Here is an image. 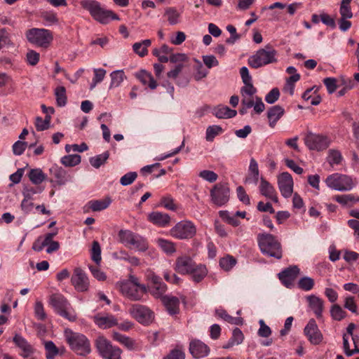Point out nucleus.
I'll use <instances>...</instances> for the list:
<instances>
[{
    "label": "nucleus",
    "mask_w": 359,
    "mask_h": 359,
    "mask_svg": "<svg viewBox=\"0 0 359 359\" xmlns=\"http://www.w3.org/2000/svg\"><path fill=\"white\" fill-rule=\"evenodd\" d=\"M327 159L330 165L333 166L334 165H339L343 160V157L339 150L330 149L328 151Z\"/></svg>",
    "instance_id": "obj_49"
},
{
    "label": "nucleus",
    "mask_w": 359,
    "mask_h": 359,
    "mask_svg": "<svg viewBox=\"0 0 359 359\" xmlns=\"http://www.w3.org/2000/svg\"><path fill=\"white\" fill-rule=\"evenodd\" d=\"M219 216L233 226H238L241 224L235 215H230L227 211H220Z\"/></svg>",
    "instance_id": "obj_60"
},
{
    "label": "nucleus",
    "mask_w": 359,
    "mask_h": 359,
    "mask_svg": "<svg viewBox=\"0 0 359 359\" xmlns=\"http://www.w3.org/2000/svg\"><path fill=\"white\" fill-rule=\"evenodd\" d=\"M95 323L102 329L110 328L117 325V319L111 314H97L94 316Z\"/></svg>",
    "instance_id": "obj_23"
},
{
    "label": "nucleus",
    "mask_w": 359,
    "mask_h": 359,
    "mask_svg": "<svg viewBox=\"0 0 359 359\" xmlns=\"http://www.w3.org/2000/svg\"><path fill=\"white\" fill-rule=\"evenodd\" d=\"M96 347L104 359H121V350L116 346H113L104 337H99L96 340Z\"/></svg>",
    "instance_id": "obj_12"
},
{
    "label": "nucleus",
    "mask_w": 359,
    "mask_h": 359,
    "mask_svg": "<svg viewBox=\"0 0 359 359\" xmlns=\"http://www.w3.org/2000/svg\"><path fill=\"white\" fill-rule=\"evenodd\" d=\"M65 337L71 349L76 354L84 356L90 353V342L85 335L66 329Z\"/></svg>",
    "instance_id": "obj_2"
},
{
    "label": "nucleus",
    "mask_w": 359,
    "mask_h": 359,
    "mask_svg": "<svg viewBox=\"0 0 359 359\" xmlns=\"http://www.w3.org/2000/svg\"><path fill=\"white\" fill-rule=\"evenodd\" d=\"M113 339L118 341L121 344L124 345L128 349H133L135 347V341L131 338L123 335L118 332H113Z\"/></svg>",
    "instance_id": "obj_41"
},
{
    "label": "nucleus",
    "mask_w": 359,
    "mask_h": 359,
    "mask_svg": "<svg viewBox=\"0 0 359 359\" xmlns=\"http://www.w3.org/2000/svg\"><path fill=\"white\" fill-rule=\"evenodd\" d=\"M339 76L338 78L327 77L323 79L327 90H336L339 88Z\"/></svg>",
    "instance_id": "obj_61"
},
{
    "label": "nucleus",
    "mask_w": 359,
    "mask_h": 359,
    "mask_svg": "<svg viewBox=\"0 0 359 359\" xmlns=\"http://www.w3.org/2000/svg\"><path fill=\"white\" fill-rule=\"evenodd\" d=\"M278 185L282 196L289 198L293 191V180L292 175L287 172L281 173L278 177Z\"/></svg>",
    "instance_id": "obj_18"
},
{
    "label": "nucleus",
    "mask_w": 359,
    "mask_h": 359,
    "mask_svg": "<svg viewBox=\"0 0 359 359\" xmlns=\"http://www.w3.org/2000/svg\"><path fill=\"white\" fill-rule=\"evenodd\" d=\"M259 191L261 194L266 198L271 199L274 203L278 202L275 188L263 177L261 178Z\"/></svg>",
    "instance_id": "obj_25"
},
{
    "label": "nucleus",
    "mask_w": 359,
    "mask_h": 359,
    "mask_svg": "<svg viewBox=\"0 0 359 359\" xmlns=\"http://www.w3.org/2000/svg\"><path fill=\"white\" fill-rule=\"evenodd\" d=\"M304 143L310 150L320 151L329 147L331 140L327 135L309 132L305 136Z\"/></svg>",
    "instance_id": "obj_9"
},
{
    "label": "nucleus",
    "mask_w": 359,
    "mask_h": 359,
    "mask_svg": "<svg viewBox=\"0 0 359 359\" xmlns=\"http://www.w3.org/2000/svg\"><path fill=\"white\" fill-rule=\"evenodd\" d=\"M330 315L334 320L340 321L346 316V313L339 305L334 304L331 307Z\"/></svg>",
    "instance_id": "obj_52"
},
{
    "label": "nucleus",
    "mask_w": 359,
    "mask_h": 359,
    "mask_svg": "<svg viewBox=\"0 0 359 359\" xmlns=\"http://www.w3.org/2000/svg\"><path fill=\"white\" fill-rule=\"evenodd\" d=\"M50 178V182L52 183V186H62L67 183L70 178V175L67 172L57 165H53L49 169Z\"/></svg>",
    "instance_id": "obj_16"
},
{
    "label": "nucleus",
    "mask_w": 359,
    "mask_h": 359,
    "mask_svg": "<svg viewBox=\"0 0 359 359\" xmlns=\"http://www.w3.org/2000/svg\"><path fill=\"white\" fill-rule=\"evenodd\" d=\"M27 41L39 47L47 48L53 39L52 32L46 29L32 28L27 31Z\"/></svg>",
    "instance_id": "obj_8"
},
{
    "label": "nucleus",
    "mask_w": 359,
    "mask_h": 359,
    "mask_svg": "<svg viewBox=\"0 0 359 359\" xmlns=\"http://www.w3.org/2000/svg\"><path fill=\"white\" fill-rule=\"evenodd\" d=\"M299 273L297 266H290L278 273L281 283L287 288H290Z\"/></svg>",
    "instance_id": "obj_19"
},
{
    "label": "nucleus",
    "mask_w": 359,
    "mask_h": 359,
    "mask_svg": "<svg viewBox=\"0 0 359 359\" xmlns=\"http://www.w3.org/2000/svg\"><path fill=\"white\" fill-rule=\"evenodd\" d=\"M137 177L136 172H129L121 177L120 183L123 186L130 185L136 180Z\"/></svg>",
    "instance_id": "obj_62"
},
{
    "label": "nucleus",
    "mask_w": 359,
    "mask_h": 359,
    "mask_svg": "<svg viewBox=\"0 0 359 359\" xmlns=\"http://www.w3.org/2000/svg\"><path fill=\"white\" fill-rule=\"evenodd\" d=\"M156 243L162 250L168 255H171L176 251L174 243L170 241L163 238H158L156 241Z\"/></svg>",
    "instance_id": "obj_45"
},
{
    "label": "nucleus",
    "mask_w": 359,
    "mask_h": 359,
    "mask_svg": "<svg viewBox=\"0 0 359 359\" xmlns=\"http://www.w3.org/2000/svg\"><path fill=\"white\" fill-rule=\"evenodd\" d=\"M236 259L231 255H227L219 259L220 267L226 271H230L236 264Z\"/></svg>",
    "instance_id": "obj_46"
},
{
    "label": "nucleus",
    "mask_w": 359,
    "mask_h": 359,
    "mask_svg": "<svg viewBox=\"0 0 359 359\" xmlns=\"http://www.w3.org/2000/svg\"><path fill=\"white\" fill-rule=\"evenodd\" d=\"M119 241L126 248H134L140 252H145L149 248V243L145 238L130 230H120L118 233Z\"/></svg>",
    "instance_id": "obj_4"
},
{
    "label": "nucleus",
    "mask_w": 359,
    "mask_h": 359,
    "mask_svg": "<svg viewBox=\"0 0 359 359\" xmlns=\"http://www.w3.org/2000/svg\"><path fill=\"white\" fill-rule=\"evenodd\" d=\"M151 44L150 39H144L140 42L135 43L133 46L134 52L140 57H144L147 55V48Z\"/></svg>",
    "instance_id": "obj_38"
},
{
    "label": "nucleus",
    "mask_w": 359,
    "mask_h": 359,
    "mask_svg": "<svg viewBox=\"0 0 359 359\" xmlns=\"http://www.w3.org/2000/svg\"><path fill=\"white\" fill-rule=\"evenodd\" d=\"M195 262L189 256L179 257L175 262V269L180 274H189L194 270Z\"/></svg>",
    "instance_id": "obj_20"
},
{
    "label": "nucleus",
    "mask_w": 359,
    "mask_h": 359,
    "mask_svg": "<svg viewBox=\"0 0 359 359\" xmlns=\"http://www.w3.org/2000/svg\"><path fill=\"white\" fill-rule=\"evenodd\" d=\"M61 163L66 167H73L81 163V156L78 154L67 155L61 158Z\"/></svg>",
    "instance_id": "obj_48"
},
{
    "label": "nucleus",
    "mask_w": 359,
    "mask_h": 359,
    "mask_svg": "<svg viewBox=\"0 0 359 359\" xmlns=\"http://www.w3.org/2000/svg\"><path fill=\"white\" fill-rule=\"evenodd\" d=\"M161 302L170 315L177 314L180 311V300L177 297L165 295Z\"/></svg>",
    "instance_id": "obj_26"
},
{
    "label": "nucleus",
    "mask_w": 359,
    "mask_h": 359,
    "mask_svg": "<svg viewBox=\"0 0 359 359\" xmlns=\"http://www.w3.org/2000/svg\"><path fill=\"white\" fill-rule=\"evenodd\" d=\"M13 341L22 351L20 355L23 358H28L34 353V350L32 346L21 335L16 334L14 336Z\"/></svg>",
    "instance_id": "obj_24"
},
{
    "label": "nucleus",
    "mask_w": 359,
    "mask_h": 359,
    "mask_svg": "<svg viewBox=\"0 0 359 359\" xmlns=\"http://www.w3.org/2000/svg\"><path fill=\"white\" fill-rule=\"evenodd\" d=\"M110 199L91 201L89 202L90 208L93 211H101L106 209L110 204Z\"/></svg>",
    "instance_id": "obj_55"
},
{
    "label": "nucleus",
    "mask_w": 359,
    "mask_h": 359,
    "mask_svg": "<svg viewBox=\"0 0 359 359\" xmlns=\"http://www.w3.org/2000/svg\"><path fill=\"white\" fill-rule=\"evenodd\" d=\"M164 15L166 17L167 20L171 25H175L180 22V13L177 11L175 8H166L165 9Z\"/></svg>",
    "instance_id": "obj_40"
},
{
    "label": "nucleus",
    "mask_w": 359,
    "mask_h": 359,
    "mask_svg": "<svg viewBox=\"0 0 359 359\" xmlns=\"http://www.w3.org/2000/svg\"><path fill=\"white\" fill-rule=\"evenodd\" d=\"M44 347L46 359H55V357L59 353V350L55 344L52 341H48L44 343Z\"/></svg>",
    "instance_id": "obj_50"
},
{
    "label": "nucleus",
    "mask_w": 359,
    "mask_h": 359,
    "mask_svg": "<svg viewBox=\"0 0 359 359\" xmlns=\"http://www.w3.org/2000/svg\"><path fill=\"white\" fill-rule=\"evenodd\" d=\"M259 329L258 330L257 334L261 337L267 338L271 334V328L264 323V320H259Z\"/></svg>",
    "instance_id": "obj_63"
},
{
    "label": "nucleus",
    "mask_w": 359,
    "mask_h": 359,
    "mask_svg": "<svg viewBox=\"0 0 359 359\" xmlns=\"http://www.w3.org/2000/svg\"><path fill=\"white\" fill-rule=\"evenodd\" d=\"M28 177L34 184H39L46 180V175L39 168L32 169Z\"/></svg>",
    "instance_id": "obj_42"
},
{
    "label": "nucleus",
    "mask_w": 359,
    "mask_h": 359,
    "mask_svg": "<svg viewBox=\"0 0 359 359\" xmlns=\"http://www.w3.org/2000/svg\"><path fill=\"white\" fill-rule=\"evenodd\" d=\"M109 157V151H105L101 154L91 157L89 160L90 165L95 168H99L104 165Z\"/></svg>",
    "instance_id": "obj_44"
},
{
    "label": "nucleus",
    "mask_w": 359,
    "mask_h": 359,
    "mask_svg": "<svg viewBox=\"0 0 359 359\" xmlns=\"http://www.w3.org/2000/svg\"><path fill=\"white\" fill-rule=\"evenodd\" d=\"M317 91H304L302 94V98L309 102L312 105H318L321 101V97L316 94Z\"/></svg>",
    "instance_id": "obj_54"
},
{
    "label": "nucleus",
    "mask_w": 359,
    "mask_h": 359,
    "mask_svg": "<svg viewBox=\"0 0 359 359\" xmlns=\"http://www.w3.org/2000/svg\"><path fill=\"white\" fill-rule=\"evenodd\" d=\"M304 334L307 337L309 342L313 345L320 344L323 339V336L319 330L316 320L311 318L308 322L307 325L304 329Z\"/></svg>",
    "instance_id": "obj_15"
},
{
    "label": "nucleus",
    "mask_w": 359,
    "mask_h": 359,
    "mask_svg": "<svg viewBox=\"0 0 359 359\" xmlns=\"http://www.w3.org/2000/svg\"><path fill=\"white\" fill-rule=\"evenodd\" d=\"M135 76L145 87H148L151 90H154L157 87L156 81L154 79L151 74L144 69H141L139 72H135Z\"/></svg>",
    "instance_id": "obj_27"
},
{
    "label": "nucleus",
    "mask_w": 359,
    "mask_h": 359,
    "mask_svg": "<svg viewBox=\"0 0 359 359\" xmlns=\"http://www.w3.org/2000/svg\"><path fill=\"white\" fill-rule=\"evenodd\" d=\"M170 233L177 239H189L196 235V227L190 221H181L170 229Z\"/></svg>",
    "instance_id": "obj_11"
},
{
    "label": "nucleus",
    "mask_w": 359,
    "mask_h": 359,
    "mask_svg": "<svg viewBox=\"0 0 359 359\" xmlns=\"http://www.w3.org/2000/svg\"><path fill=\"white\" fill-rule=\"evenodd\" d=\"M90 74V70L85 68L79 69L75 74L70 76L69 74H65V78L68 79L71 83H75L80 78H86L88 80V76Z\"/></svg>",
    "instance_id": "obj_43"
},
{
    "label": "nucleus",
    "mask_w": 359,
    "mask_h": 359,
    "mask_svg": "<svg viewBox=\"0 0 359 359\" xmlns=\"http://www.w3.org/2000/svg\"><path fill=\"white\" fill-rule=\"evenodd\" d=\"M259 175L258 164L255 159L252 158L250 162L249 176L246 178L245 182L257 184L259 180Z\"/></svg>",
    "instance_id": "obj_33"
},
{
    "label": "nucleus",
    "mask_w": 359,
    "mask_h": 359,
    "mask_svg": "<svg viewBox=\"0 0 359 359\" xmlns=\"http://www.w3.org/2000/svg\"><path fill=\"white\" fill-rule=\"evenodd\" d=\"M325 184L332 189L348 191L355 187L357 182L349 175L335 172L327 177Z\"/></svg>",
    "instance_id": "obj_7"
},
{
    "label": "nucleus",
    "mask_w": 359,
    "mask_h": 359,
    "mask_svg": "<svg viewBox=\"0 0 359 359\" xmlns=\"http://www.w3.org/2000/svg\"><path fill=\"white\" fill-rule=\"evenodd\" d=\"M91 259L96 264L99 265L101 262V248L97 241H94L92 244Z\"/></svg>",
    "instance_id": "obj_53"
},
{
    "label": "nucleus",
    "mask_w": 359,
    "mask_h": 359,
    "mask_svg": "<svg viewBox=\"0 0 359 359\" xmlns=\"http://www.w3.org/2000/svg\"><path fill=\"white\" fill-rule=\"evenodd\" d=\"M120 291L127 298L132 301H141L147 294L148 289L145 285L136 286L120 283Z\"/></svg>",
    "instance_id": "obj_14"
},
{
    "label": "nucleus",
    "mask_w": 359,
    "mask_h": 359,
    "mask_svg": "<svg viewBox=\"0 0 359 359\" xmlns=\"http://www.w3.org/2000/svg\"><path fill=\"white\" fill-rule=\"evenodd\" d=\"M307 301L309 302V307L313 311L316 316L318 318H321L324 308L323 300L315 295H311L307 297Z\"/></svg>",
    "instance_id": "obj_31"
},
{
    "label": "nucleus",
    "mask_w": 359,
    "mask_h": 359,
    "mask_svg": "<svg viewBox=\"0 0 359 359\" xmlns=\"http://www.w3.org/2000/svg\"><path fill=\"white\" fill-rule=\"evenodd\" d=\"M189 351L195 358H201L209 354L210 348L201 340L193 339L189 344Z\"/></svg>",
    "instance_id": "obj_22"
},
{
    "label": "nucleus",
    "mask_w": 359,
    "mask_h": 359,
    "mask_svg": "<svg viewBox=\"0 0 359 359\" xmlns=\"http://www.w3.org/2000/svg\"><path fill=\"white\" fill-rule=\"evenodd\" d=\"M333 199L342 205L351 206L353 204L359 202V196L351 194L337 195L333 198Z\"/></svg>",
    "instance_id": "obj_35"
},
{
    "label": "nucleus",
    "mask_w": 359,
    "mask_h": 359,
    "mask_svg": "<svg viewBox=\"0 0 359 359\" xmlns=\"http://www.w3.org/2000/svg\"><path fill=\"white\" fill-rule=\"evenodd\" d=\"M277 51L269 44L260 48L248 58V64L253 68H259L277 61Z\"/></svg>",
    "instance_id": "obj_5"
},
{
    "label": "nucleus",
    "mask_w": 359,
    "mask_h": 359,
    "mask_svg": "<svg viewBox=\"0 0 359 359\" xmlns=\"http://www.w3.org/2000/svg\"><path fill=\"white\" fill-rule=\"evenodd\" d=\"M163 359H185V354L181 348H175Z\"/></svg>",
    "instance_id": "obj_64"
},
{
    "label": "nucleus",
    "mask_w": 359,
    "mask_h": 359,
    "mask_svg": "<svg viewBox=\"0 0 359 359\" xmlns=\"http://www.w3.org/2000/svg\"><path fill=\"white\" fill-rule=\"evenodd\" d=\"M57 233V231H55L53 233H48L45 235L44 238L39 237L33 243L32 249L34 251L40 252L41 251L44 247H46L51 238H54Z\"/></svg>",
    "instance_id": "obj_34"
},
{
    "label": "nucleus",
    "mask_w": 359,
    "mask_h": 359,
    "mask_svg": "<svg viewBox=\"0 0 359 359\" xmlns=\"http://www.w3.org/2000/svg\"><path fill=\"white\" fill-rule=\"evenodd\" d=\"M222 132V128L219 126H210L206 130V140L212 142L214 138Z\"/></svg>",
    "instance_id": "obj_56"
},
{
    "label": "nucleus",
    "mask_w": 359,
    "mask_h": 359,
    "mask_svg": "<svg viewBox=\"0 0 359 359\" xmlns=\"http://www.w3.org/2000/svg\"><path fill=\"white\" fill-rule=\"evenodd\" d=\"M111 83L110 88H116L120 87L121 83L126 79V76L123 70H115L110 74Z\"/></svg>",
    "instance_id": "obj_37"
},
{
    "label": "nucleus",
    "mask_w": 359,
    "mask_h": 359,
    "mask_svg": "<svg viewBox=\"0 0 359 359\" xmlns=\"http://www.w3.org/2000/svg\"><path fill=\"white\" fill-rule=\"evenodd\" d=\"M285 114V109L280 105H275L270 107L267 111V118H269V126L273 128L277 122Z\"/></svg>",
    "instance_id": "obj_28"
},
{
    "label": "nucleus",
    "mask_w": 359,
    "mask_h": 359,
    "mask_svg": "<svg viewBox=\"0 0 359 359\" xmlns=\"http://www.w3.org/2000/svg\"><path fill=\"white\" fill-rule=\"evenodd\" d=\"M258 243L260 250L263 254L278 259L282 258L283 251L281 245L274 236L269 233L259 234Z\"/></svg>",
    "instance_id": "obj_3"
},
{
    "label": "nucleus",
    "mask_w": 359,
    "mask_h": 359,
    "mask_svg": "<svg viewBox=\"0 0 359 359\" xmlns=\"http://www.w3.org/2000/svg\"><path fill=\"white\" fill-rule=\"evenodd\" d=\"M94 76L92 82L90 84V88L93 89L95 88L97 83H101L106 75V70L102 68H94L93 69Z\"/></svg>",
    "instance_id": "obj_47"
},
{
    "label": "nucleus",
    "mask_w": 359,
    "mask_h": 359,
    "mask_svg": "<svg viewBox=\"0 0 359 359\" xmlns=\"http://www.w3.org/2000/svg\"><path fill=\"white\" fill-rule=\"evenodd\" d=\"M298 285L302 290L309 291L313 287L314 280L310 277H303L299 280Z\"/></svg>",
    "instance_id": "obj_58"
},
{
    "label": "nucleus",
    "mask_w": 359,
    "mask_h": 359,
    "mask_svg": "<svg viewBox=\"0 0 359 359\" xmlns=\"http://www.w3.org/2000/svg\"><path fill=\"white\" fill-rule=\"evenodd\" d=\"M81 6L90 13L95 20L102 24H107L111 20H119V17L114 12L104 9L97 1L83 0Z\"/></svg>",
    "instance_id": "obj_1"
},
{
    "label": "nucleus",
    "mask_w": 359,
    "mask_h": 359,
    "mask_svg": "<svg viewBox=\"0 0 359 359\" xmlns=\"http://www.w3.org/2000/svg\"><path fill=\"white\" fill-rule=\"evenodd\" d=\"M211 202L217 207L224 205L229 201L230 189L225 184L218 183L210 190Z\"/></svg>",
    "instance_id": "obj_13"
},
{
    "label": "nucleus",
    "mask_w": 359,
    "mask_h": 359,
    "mask_svg": "<svg viewBox=\"0 0 359 359\" xmlns=\"http://www.w3.org/2000/svg\"><path fill=\"white\" fill-rule=\"evenodd\" d=\"M71 282L75 290L78 292H86L89 287V280L86 273L81 268L74 270Z\"/></svg>",
    "instance_id": "obj_17"
},
{
    "label": "nucleus",
    "mask_w": 359,
    "mask_h": 359,
    "mask_svg": "<svg viewBox=\"0 0 359 359\" xmlns=\"http://www.w3.org/2000/svg\"><path fill=\"white\" fill-rule=\"evenodd\" d=\"M301 8V4L299 3H293L290 5H287L285 4L281 3V2H276L273 4L270 5L269 6L263 7L262 11L265 10H271L273 11L275 9L278 10H284L286 9L287 12L290 15H293L296 11Z\"/></svg>",
    "instance_id": "obj_29"
},
{
    "label": "nucleus",
    "mask_w": 359,
    "mask_h": 359,
    "mask_svg": "<svg viewBox=\"0 0 359 359\" xmlns=\"http://www.w3.org/2000/svg\"><path fill=\"white\" fill-rule=\"evenodd\" d=\"M49 303L55 311L62 317L74 322L76 316L67 299L61 294H53L50 297Z\"/></svg>",
    "instance_id": "obj_6"
},
{
    "label": "nucleus",
    "mask_w": 359,
    "mask_h": 359,
    "mask_svg": "<svg viewBox=\"0 0 359 359\" xmlns=\"http://www.w3.org/2000/svg\"><path fill=\"white\" fill-rule=\"evenodd\" d=\"M348 338L349 337L346 334H344V335H343V348H344L345 354L347 356H351L355 353H358L359 348H358V346L355 345V348H354L353 349H351L350 346H349V343H348Z\"/></svg>",
    "instance_id": "obj_57"
},
{
    "label": "nucleus",
    "mask_w": 359,
    "mask_h": 359,
    "mask_svg": "<svg viewBox=\"0 0 359 359\" xmlns=\"http://www.w3.org/2000/svg\"><path fill=\"white\" fill-rule=\"evenodd\" d=\"M339 88L341 90H348L355 88V84L353 80L351 78L346 77L345 76H339Z\"/></svg>",
    "instance_id": "obj_59"
},
{
    "label": "nucleus",
    "mask_w": 359,
    "mask_h": 359,
    "mask_svg": "<svg viewBox=\"0 0 359 359\" xmlns=\"http://www.w3.org/2000/svg\"><path fill=\"white\" fill-rule=\"evenodd\" d=\"M189 274L194 282L199 283L207 276L208 269L203 264H196L194 270Z\"/></svg>",
    "instance_id": "obj_36"
},
{
    "label": "nucleus",
    "mask_w": 359,
    "mask_h": 359,
    "mask_svg": "<svg viewBox=\"0 0 359 359\" xmlns=\"http://www.w3.org/2000/svg\"><path fill=\"white\" fill-rule=\"evenodd\" d=\"M129 313L138 323L148 325L154 319V312L147 306L135 304L129 309Z\"/></svg>",
    "instance_id": "obj_10"
},
{
    "label": "nucleus",
    "mask_w": 359,
    "mask_h": 359,
    "mask_svg": "<svg viewBox=\"0 0 359 359\" xmlns=\"http://www.w3.org/2000/svg\"><path fill=\"white\" fill-rule=\"evenodd\" d=\"M150 280L152 284L149 288L150 293L155 298H161V299H162V297L165 296L163 295L164 293L167 290L166 285L162 282L161 277L155 274H152L150 276Z\"/></svg>",
    "instance_id": "obj_21"
},
{
    "label": "nucleus",
    "mask_w": 359,
    "mask_h": 359,
    "mask_svg": "<svg viewBox=\"0 0 359 359\" xmlns=\"http://www.w3.org/2000/svg\"><path fill=\"white\" fill-rule=\"evenodd\" d=\"M243 339L244 335L242 331L239 328L236 327L233 330L232 337L229 341L228 346H224V348H229L233 346L234 344H240L243 342Z\"/></svg>",
    "instance_id": "obj_51"
},
{
    "label": "nucleus",
    "mask_w": 359,
    "mask_h": 359,
    "mask_svg": "<svg viewBox=\"0 0 359 359\" xmlns=\"http://www.w3.org/2000/svg\"><path fill=\"white\" fill-rule=\"evenodd\" d=\"M149 220L154 224L165 227L170 224V217L167 213L152 212L148 216Z\"/></svg>",
    "instance_id": "obj_30"
},
{
    "label": "nucleus",
    "mask_w": 359,
    "mask_h": 359,
    "mask_svg": "<svg viewBox=\"0 0 359 359\" xmlns=\"http://www.w3.org/2000/svg\"><path fill=\"white\" fill-rule=\"evenodd\" d=\"M213 114L218 118H231L236 116L237 111L227 106L219 105L214 108Z\"/></svg>",
    "instance_id": "obj_32"
},
{
    "label": "nucleus",
    "mask_w": 359,
    "mask_h": 359,
    "mask_svg": "<svg viewBox=\"0 0 359 359\" xmlns=\"http://www.w3.org/2000/svg\"><path fill=\"white\" fill-rule=\"evenodd\" d=\"M216 314L218 317L224 319L229 323L237 325H241L243 323V319L241 317H233L227 313L224 309L216 310Z\"/></svg>",
    "instance_id": "obj_39"
}]
</instances>
